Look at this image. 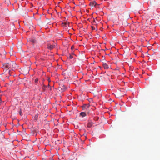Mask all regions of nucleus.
<instances>
[{
	"label": "nucleus",
	"mask_w": 160,
	"mask_h": 160,
	"mask_svg": "<svg viewBox=\"0 0 160 160\" xmlns=\"http://www.w3.org/2000/svg\"><path fill=\"white\" fill-rule=\"evenodd\" d=\"M2 64L3 65V68L6 70H7L10 68V63H6Z\"/></svg>",
	"instance_id": "1"
},
{
	"label": "nucleus",
	"mask_w": 160,
	"mask_h": 160,
	"mask_svg": "<svg viewBox=\"0 0 160 160\" xmlns=\"http://www.w3.org/2000/svg\"><path fill=\"white\" fill-rule=\"evenodd\" d=\"M17 67V66L14 62H10V68H12V69H15Z\"/></svg>",
	"instance_id": "2"
},
{
	"label": "nucleus",
	"mask_w": 160,
	"mask_h": 160,
	"mask_svg": "<svg viewBox=\"0 0 160 160\" xmlns=\"http://www.w3.org/2000/svg\"><path fill=\"white\" fill-rule=\"evenodd\" d=\"M55 45L48 44V48L49 49L51 50L55 47Z\"/></svg>",
	"instance_id": "3"
},
{
	"label": "nucleus",
	"mask_w": 160,
	"mask_h": 160,
	"mask_svg": "<svg viewBox=\"0 0 160 160\" xmlns=\"http://www.w3.org/2000/svg\"><path fill=\"white\" fill-rule=\"evenodd\" d=\"M90 5L91 6H95L96 5V3L95 1H93L90 2Z\"/></svg>",
	"instance_id": "4"
},
{
	"label": "nucleus",
	"mask_w": 160,
	"mask_h": 160,
	"mask_svg": "<svg viewBox=\"0 0 160 160\" xmlns=\"http://www.w3.org/2000/svg\"><path fill=\"white\" fill-rule=\"evenodd\" d=\"M103 66L104 68L106 69H107L109 68L108 65L106 63H103Z\"/></svg>",
	"instance_id": "5"
},
{
	"label": "nucleus",
	"mask_w": 160,
	"mask_h": 160,
	"mask_svg": "<svg viewBox=\"0 0 160 160\" xmlns=\"http://www.w3.org/2000/svg\"><path fill=\"white\" fill-rule=\"evenodd\" d=\"M93 124L92 122L91 121H89L88 124V127L91 128Z\"/></svg>",
	"instance_id": "6"
},
{
	"label": "nucleus",
	"mask_w": 160,
	"mask_h": 160,
	"mask_svg": "<svg viewBox=\"0 0 160 160\" xmlns=\"http://www.w3.org/2000/svg\"><path fill=\"white\" fill-rule=\"evenodd\" d=\"M80 115L82 117H83L86 115L85 113L84 112H81V113H80Z\"/></svg>",
	"instance_id": "7"
},
{
	"label": "nucleus",
	"mask_w": 160,
	"mask_h": 160,
	"mask_svg": "<svg viewBox=\"0 0 160 160\" xmlns=\"http://www.w3.org/2000/svg\"><path fill=\"white\" fill-rule=\"evenodd\" d=\"M66 87L64 85H63L61 88V89L62 90V91L64 92L66 90Z\"/></svg>",
	"instance_id": "8"
},
{
	"label": "nucleus",
	"mask_w": 160,
	"mask_h": 160,
	"mask_svg": "<svg viewBox=\"0 0 160 160\" xmlns=\"http://www.w3.org/2000/svg\"><path fill=\"white\" fill-rule=\"evenodd\" d=\"M73 58V57L72 55H69V58L70 59H72Z\"/></svg>",
	"instance_id": "9"
},
{
	"label": "nucleus",
	"mask_w": 160,
	"mask_h": 160,
	"mask_svg": "<svg viewBox=\"0 0 160 160\" xmlns=\"http://www.w3.org/2000/svg\"><path fill=\"white\" fill-rule=\"evenodd\" d=\"M5 2H7L8 4H9V3H10V2L9 0H8L7 1H5Z\"/></svg>",
	"instance_id": "10"
},
{
	"label": "nucleus",
	"mask_w": 160,
	"mask_h": 160,
	"mask_svg": "<svg viewBox=\"0 0 160 160\" xmlns=\"http://www.w3.org/2000/svg\"><path fill=\"white\" fill-rule=\"evenodd\" d=\"M89 106H88L87 105H85V107L87 108H89Z\"/></svg>",
	"instance_id": "11"
},
{
	"label": "nucleus",
	"mask_w": 160,
	"mask_h": 160,
	"mask_svg": "<svg viewBox=\"0 0 160 160\" xmlns=\"http://www.w3.org/2000/svg\"><path fill=\"white\" fill-rule=\"evenodd\" d=\"M38 81V79H37V78H36L35 80V82H37Z\"/></svg>",
	"instance_id": "12"
},
{
	"label": "nucleus",
	"mask_w": 160,
	"mask_h": 160,
	"mask_svg": "<svg viewBox=\"0 0 160 160\" xmlns=\"http://www.w3.org/2000/svg\"><path fill=\"white\" fill-rule=\"evenodd\" d=\"M91 28L92 30H94L95 29V28L93 26H92Z\"/></svg>",
	"instance_id": "13"
},
{
	"label": "nucleus",
	"mask_w": 160,
	"mask_h": 160,
	"mask_svg": "<svg viewBox=\"0 0 160 160\" xmlns=\"http://www.w3.org/2000/svg\"><path fill=\"white\" fill-rule=\"evenodd\" d=\"M19 114L20 115H21V111H20L19 112Z\"/></svg>",
	"instance_id": "14"
},
{
	"label": "nucleus",
	"mask_w": 160,
	"mask_h": 160,
	"mask_svg": "<svg viewBox=\"0 0 160 160\" xmlns=\"http://www.w3.org/2000/svg\"><path fill=\"white\" fill-rule=\"evenodd\" d=\"M64 24V25L66 26L67 25V22H65Z\"/></svg>",
	"instance_id": "15"
},
{
	"label": "nucleus",
	"mask_w": 160,
	"mask_h": 160,
	"mask_svg": "<svg viewBox=\"0 0 160 160\" xmlns=\"http://www.w3.org/2000/svg\"><path fill=\"white\" fill-rule=\"evenodd\" d=\"M32 42H33V43H34V41L33 40H32Z\"/></svg>",
	"instance_id": "16"
},
{
	"label": "nucleus",
	"mask_w": 160,
	"mask_h": 160,
	"mask_svg": "<svg viewBox=\"0 0 160 160\" xmlns=\"http://www.w3.org/2000/svg\"><path fill=\"white\" fill-rule=\"evenodd\" d=\"M72 48H73L72 47L71 49H72Z\"/></svg>",
	"instance_id": "17"
},
{
	"label": "nucleus",
	"mask_w": 160,
	"mask_h": 160,
	"mask_svg": "<svg viewBox=\"0 0 160 160\" xmlns=\"http://www.w3.org/2000/svg\"><path fill=\"white\" fill-rule=\"evenodd\" d=\"M1 13V12H0V14Z\"/></svg>",
	"instance_id": "18"
}]
</instances>
